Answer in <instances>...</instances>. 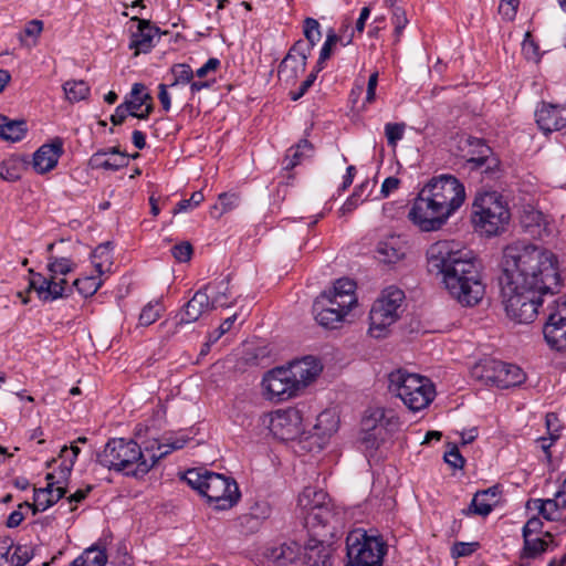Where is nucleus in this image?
<instances>
[{
	"label": "nucleus",
	"instance_id": "27",
	"mask_svg": "<svg viewBox=\"0 0 566 566\" xmlns=\"http://www.w3.org/2000/svg\"><path fill=\"white\" fill-rule=\"evenodd\" d=\"M331 560V548L323 541L310 538L304 546V566H327Z\"/></svg>",
	"mask_w": 566,
	"mask_h": 566
},
{
	"label": "nucleus",
	"instance_id": "24",
	"mask_svg": "<svg viewBox=\"0 0 566 566\" xmlns=\"http://www.w3.org/2000/svg\"><path fill=\"white\" fill-rule=\"evenodd\" d=\"M470 146L476 147V157H471L467 161L472 169H480L482 174L489 177L495 176L499 170V159L492 156V149L480 138H470Z\"/></svg>",
	"mask_w": 566,
	"mask_h": 566
},
{
	"label": "nucleus",
	"instance_id": "34",
	"mask_svg": "<svg viewBox=\"0 0 566 566\" xmlns=\"http://www.w3.org/2000/svg\"><path fill=\"white\" fill-rule=\"evenodd\" d=\"M315 321L325 328H337L342 322H344L348 313L328 308L318 304L313 303L312 307Z\"/></svg>",
	"mask_w": 566,
	"mask_h": 566
},
{
	"label": "nucleus",
	"instance_id": "3",
	"mask_svg": "<svg viewBox=\"0 0 566 566\" xmlns=\"http://www.w3.org/2000/svg\"><path fill=\"white\" fill-rule=\"evenodd\" d=\"M156 450H160L158 440L148 441L142 448L133 439L113 438L97 453L96 461L108 470L139 478L155 467L151 454Z\"/></svg>",
	"mask_w": 566,
	"mask_h": 566
},
{
	"label": "nucleus",
	"instance_id": "52",
	"mask_svg": "<svg viewBox=\"0 0 566 566\" xmlns=\"http://www.w3.org/2000/svg\"><path fill=\"white\" fill-rule=\"evenodd\" d=\"M369 180H365L359 186H357L352 193L349 198L344 202V205L340 207L339 211L343 216L353 212L359 203H361L364 200L360 199L363 192L368 188Z\"/></svg>",
	"mask_w": 566,
	"mask_h": 566
},
{
	"label": "nucleus",
	"instance_id": "55",
	"mask_svg": "<svg viewBox=\"0 0 566 566\" xmlns=\"http://www.w3.org/2000/svg\"><path fill=\"white\" fill-rule=\"evenodd\" d=\"M339 297L333 295L331 292H323L315 298L314 304L343 311V313H349L353 306L347 304L344 305L339 302Z\"/></svg>",
	"mask_w": 566,
	"mask_h": 566
},
{
	"label": "nucleus",
	"instance_id": "48",
	"mask_svg": "<svg viewBox=\"0 0 566 566\" xmlns=\"http://www.w3.org/2000/svg\"><path fill=\"white\" fill-rule=\"evenodd\" d=\"M165 307L160 301L149 302L142 310L139 315V325L149 326L155 323L163 314Z\"/></svg>",
	"mask_w": 566,
	"mask_h": 566
},
{
	"label": "nucleus",
	"instance_id": "26",
	"mask_svg": "<svg viewBox=\"0 0 566 566\" xmlns=\"http://www.w3.org/2000/svg\"><path fill=\"white\" fill-rule=\"evenodd\" d=\"M501 490L499 485H493L486 490L478 491L468 509L463 510L462 513L465 515L475 514L481 516H488L493 505L497 502V496Z\"/></svg>",
	"mask_w": 566,
	"mask_h": 566
},
{
	"label": "nucleus",
	"instance_id": "61",
	"mask_svg": "<svg viewBox=\"0 0 566 566\" xmlns=\"http://www.w3.org/2000/svg\"><path fill=\"white\" fill-rule=\"evenodd\" d=\"M31 558V551L25 546L18 545L10 557V563L12 566H24Z\"/></svg>",
	"mask_w": 566,
	"mask_h": 566
},
{
	"label": "nucleus",
	"instance_id": "33",
	"mask_svg": "<svg viewBox=\"0 0 566 566\" xmlns=\"http://www.w3.org/2000/svg\"><path fill=\"white\" fill-rule=\"evenodd\" d=\"M368 419H371V423L379 428L381 434L384 431L391 434L401 426L399 417L392 409H377Z\"/></svg>",
	"mask_w": 566,
	"mask_h": 566
},
{
	"label": "nucleus",
	"instance_id": "10",
	"mask_svg": "<svg viewBox=\"0 0 566 566\" xmlns=\"http://www.w3.org/2000/svg\"><path fill=\"white\" fill-rule=\"evenodd\" d=\"M346 546L349 559L346 566H381L386 554V544L381 537L357 530L347 536Z\"/></svg>",
	"mask_w": 566,
	"mask_h": 566
},
{
	"label": "nucleus",
	"instance_id": "22",
	"mask_svg": "<svg viewBox=\"0 0 566 566\" xmlns=\"http://www.w3.org/2000/svg\"><path fill=\"white\" fill-rule=\"evenodd\" d=\"M289 375L297 389L306 387L313 381L321 373L322 366L312 356H306L302 359L290 363L286 367Z\"/></svg>",
	"mask_w": 566,
	"mask_h": 566
},
{
	"label": "nucleus",
	"instance_id": "62",
	"mask_svg": "<svg viewBox=\"0 0 566 566\" xmlns=\"http://www.w3.org/2000/svg\"><path fill=\"white\" fill-rule=\"evenodd\" d=\"M518 0H501L499 12L503 19L512 21L515 19L518 8Z\"/></svg>",
	"mask_w": 566,
	"mask_h": 566
},
{
	"label": "nucleus",
	"instance_id": "7",
	"mask_svg": "<svg viewBox=\"0 0 566 566\" xmlns=\"http://www.w3.org/2000/svg\"><path fill=\"white\" fill-rule=\"evenodd\" d=\"M76 264L70 258H57L53 255L48 256V271L50 276L45 277L43 274L30 269L29 291H34L38 297L43 302H52L57 298L67 297L72 294L73 287L67 285L65 279L56 280L57 275H66L73 272Z\"/></svg>",
	"mask_w": 566,
	"mask_h": 566
},
{
	"label": "nucleus",
	"instance_id": "51",
	"mask_svg": "<svg viewBox=\"0 0 566 566\" xmlns=\"http://www.w3.org/2000/svg\"><path fill=\"white\" fill-rule=\"evenodd\" d=\"M523 557L535 558L547 549V542L542 538H532L531 536L523 537Z\"/></svg>",
	"mask_w": 566,
	"mask_h": 566
},
{
	"label": "nucleus",
	"instance_id": "45",
	"mask_svg": "<svg viewBox=\"0 0 566 566\" xmlns=\"http://www.w3.org/2000/svg\"><path fill=\"white\" fill-rule=\"evenodd\" d=\"M363 430L361 442L366 446V449H377L380 442L386 439V436L379 432V428L371 423V419L365 418L363 420Z\"/></svg>",
	"mask_w": 566,
	"mask_h": 566
},
{
	"label": "nucleus",
	"instance_id": "19",
	"mask_svg": "<svg viewBox=\"0 0 566 566\" xmlns=\"http://www.w3.org/2000/svg\"><path fill=\"white\" fill-rule=\"evenodd\" d=\"M535 120L545 135L562 130L566 127V108L558 104L542 102L535 111Z\"/></svg>",
	"mask_w": 566,
	"mask_h": 566
},
{
	"label": "nucleus",
	"instance_id": "39",
	"mask_svg": "<svg viewBox=\"0 0 566 566\" xmlns=\"http://www.w3.org/2000/svg\"><path fill=\"white\" fill-rule=\"evenodd\" d=\"M107 151L98 150L91 157V164L94 168H103L105 170L116 171L120 168L128 166L129 156L127 154H119V157L114 159H105Z\"/></svg>",
	"mask_w": 566,
	"mask_h": 566
},
{
	"label": "nucleus",
	"instance_id": "8",
	"mask_svg": "<svg viewBox=\"0 0 566 566\" xmlns=\"http://www.w3.org/2000/svg\"><path fill=\"white\" fill-rule=\"evenodd\" d=\"M502 303L507 317L518 324L534 322L542 305V293L536 290L522 289L514 284L500 283Z\"/></svg>",
	"mask_w": 566,
	"mask_h": 566
},
{
	"label": "nucleus",
	"instance_id": "44",
	"mask_svg": "<svg viewBox=\"0 0 566 566\" xmlns=\"http://www.w3.org/2000/svg\"><path fill=\"white\" fill-rule=\"evenodd\" d=\"M189 441V437L186 434H179L176 438L166 439L165 443L159 442L160 450L153 451V459L155 464L163 458L167 457L175 450L182 449Z\"/></svg>",
	"mask_w": 566,
	"mask_h": 566
},
{
	"label": "nucleus",
	"instance_id": "64",
	"mask_svg": "<svg viewBox=\"0 0 566 566\" xmlns=\"http://www.w3.org/2000/svg\"><path fill=\"white\" fill-rule=\"evenodd\" d=\"M444 461L454 469H462L465 462L457 446L444 453Z\"/></svg>",
	"mask_w": 566,
	"mask_h": 566
},
{
	"label": "nucleus",
	"instance_id": "5",
	"mask_svg": "<svg viewBox=\"0 0 566 566\" xmlns=\"http://www.w3.org/2000/svg\"><path fill=\"white\" fill-rule=\"evenodd\" d=\"M474 227L488 237L503 232L511 219L510 209L496 191H479L472 203Z\"/></svg>",
	"mask_w": 566,
	"mask_h": 566
},
{
	"label": "nucleus",
	"instance_id": "4",
	"mask_svg": "<svg viewBox=\"0 0 566 566\" xmlns=\"http://www.w3.org/2000/svg\"><path fill=\"white\" fill-rule=\"evenodd\" d=\"M182 480L217 511L230 510L241 497L235 480L221 473L193 468L184 473Z\"/></svg>",
	"mask_w": 566,
	"mask_h": 566
},
{
	"label": "nucleus",
	"instance_id": "57",
	"mask_svg": "<svg viewBox=\"0 0 566 566\" xmlns=\"http://www.w3.org/2000/svg\"><path fill=\"white\" fill-rule=\"evenodd\" d=\"M171 255L179 263L189 262L193 254L192 244L189 241H182L171 248Z\"/></svg>",
	"mask_w": 566,
	"mask_h": 566
},
{
	"label": "nucleus",
	"instance_id": "13",
	"mask_svg": "<svg viewBox=\"0 0 566 566\" xmlns=\"http://www.w3.org/2000/svg\"><path fill=\"white\" fill-rule=\"evenodd\" d=\"M427 192L444 206L450 217L464 203L465 188L454 176L443 174L432 177L426 185Z\"/></svg>",
	"mask_w": 566,
	"mask_h": 566
},
{
	"label": "nucleus",
	"instance_id": "46",
	"mask_svg": "<svg viewBox=\"0 0 566 566\" xmlns=\"http://www.w3.org/2000/svg\"><path fill=\"white\" fill-rule=\"evenodd\" d=\"M219 203L211 208L210 214L213 218H220L223 213L229 212L238 207L240 197L237 193L223 192L219 195Z\"/></svg>",
	"mask_w": 566,
	"mask_h": 566
},
{
	"label": "nucleus",
	"instance_id": "35",
	"mask_svg": "<svg viewBox=\"0 0 566 566\" xmlns=\"http://www.w3.org/2000/svg\"><path fill=\"white\" fill-rule=\"evenodd\" d=\"M106 563V549L94 544L84 549L83 553L71 563V566H105Z\"/></svg>",
	"mask_w": 566,
	"mask_h": 566
},
{
	"label": "nucleus",
	"instance_id": "47",
	"mask_svg": "<svg viewBox=\"0 0 566 566\" xmlns=\"http://www.w3.org/2000/svg\"><path fill=\"white\" fill-rule=\"evenodd\" d=\"M109 247V242L99 244L92 253V262L94 264L96 272L99 275H102L105 272V264H107L108 266L112 265V254Z\"/></svg>",
	"mask_w": 566,
	"mask_h": 566
},
{
	"label": "nucleus",
	"instance_id": "16",
	"mask_svg": "<svg viewBox=\"0 0 566 566\" xmlns=\"http://www.w3.org/2000/svg\"><path fill=\"white\" fill-rule=\"evenodd\" d=\"M130 21L136 23V28L134 29L133 25L129 28L128 48L134 50L135 55L149 53L160 40L163 34L160 29L147 19L133 17Z\"/></svg>",
	"mask_w": 566,
	"mask_h": 566
},
{
	"label": "nucleus",
	"instance_id": "40",
	"mask_svg": "<svg viewBox=\"0 0 566 566\" xmlns=\"http://www.w3.org/2000/svg\"><path fill=\"white\" fill-rule=\"evenodd\" d=\"M151 99V95L146 92V86L143 83H135L132 87L129 96L125 98V102L128 104L130 109V116L136 117L142 106Z\"/></svg>",
	"mask_w": 566,
	"mask_h": 566
},
{
	"label": "nucleus",
	"instance_id": "21",
	"mask_svg": "<svg viewBox=\"0 0 566 566\" xmlns=\"http://www.w3.org/2000/svg\"><path fill=\"white\" fill-rule=\"evenodd\" d=\"M63 153V139L61 137H55L50 143L43 144L33 154L34 170L38 174H46L53 170Z\"/></svg>",
	"mask_w": 566,
	"mask_h": 566
},
{
	"label": "nucleus",
	"instance_id": "56",
	"mask_svg": "<svg viewBox=\"0 0 566 566\" xmlns=\"http://www.w3.org/2000/svg\"><path fill=\"white\" fill-rule=\"evenodd\" d=\"M405 129V123H387L385 125V135L388 145L395 147L403 138Z\"/></svg>",
	"mask_w": 566,
	"mask_h": 566
},
{
	"label": "nucleus",
	"instance_id": "36",
	"mask_svg": "<svg viewBox=\"0 0 566 566\" xmlns=\"http://www.w3.org/2000/svg\"><path fill=\"white\" fill-rule=\"evenodd\" d=\"M355 290H356L355 281L347 279V277H342V279H338L334 283L333 290H331L329 292L333 295L339 297L340 298L339 302L342 304L352 305L354 307L357 304V297L355 294Z\"/></svg>",
	"mask_w": 566,
	"mask_h": 566
},
{
	"label": "nucleus",
	"instance_id": "60",
	"mask_svg": "<svg viewBox=\"0 0 566 566\" xmlns=\"http://www.w3.org/2000/svg\"><path fill=\"white\" fill-rule=\"evenodd\" d=\"M73 462L67 461L66 459H63L62 463L59 467V471L55 474V484L59 486H65L67 484L72 470H73Z\"/></svg>",
	"mask_w": 566,
	"mask_h": 566
},
{
	"label": "nucleus",
	"instance_id": "20",
	"mask_svg": "<svg viewBox=\"0 0 566 566\" xmlns=\"http://www.w3.org/2000/svg\"><path fill=\"white\" fill-rule=\"evenodd\" d=\"M272 430L282 440H293L303 432L302 415L296 408L276 412L272 419Z\"/></svg>",
	"mask_w": 566,
	"mask_h": 566
},
{
	"label": "nucleus",
	"instance_id": "50",
	"mask_svg": "<svg viewBox=\"0 0 566 566\" xmlns=\"http://www.w3.org/2000/svg\"><path fill=\"white\" fill-rule=\"evenodd\" d=\"M321 30H319V23L314 18H306L304 20V36L306 41H304V44L307 46L308 52L311 53L315 44L321 39Z\"/></svg>",
	"mask_w": 566,
	"mask_h": 566
},
{
	"label": "nucleus",
	"instance_id": "42",
	"mask_svg": "<svg viewBox=\"0 0 566 566\" xmlns=\"http://www.w3.org/2000/svg\"><path fill=\"white\" fill-rule=\"evenodd\" d=\"M63 91L71 103L85 99L90 94V86L83 80H72L63 84Z\"/></svg>",
	"mask_w": 566,
	"mask_h": 566
},
{
	"label": "nucleus",
	"instance_id": "54",
	"mask_svg": "<svg viewBox=\"0 0 566 566\" xmlns=\"http://www.w3.org/2000/svg\"><path fill=\"white\" fill-rule=\"evenodd\" d=\"M171 73L174 75V82L169 84V86L176 87L178 84H189L193 78V71L190 65L186 63H178L171 67Z\"/></svg>",
	"mask_w": 566,
	"mask_h": 566
},
{
	"label": "nucleus",
	"instance_id": "43",
	"mask_svg": "<svg viewBox=\"0 0 566 566\" xmlns=\"http://www.w3.org/2000/svg\"><path fill=\"white\" fill-rule=\"evenodd\" d=\"M314 429L321 437L331 436L338 429V419L332 411L325 410L317 416Z\"/></svg>",
	"mask_w": 566,
	"mask_h": 566
},
{
	"label": "nucleus",
	"instance_id": "59",
	"mask_svg": "<svg viewBox=\"0 0 566 566\" xmlns=\"http://www.w3.org/2000/svg\"><path fill=\"white\" fill-rule=\"evenodd\" d=\"M392 24L395 27L394 32L396 35V40L399 41V38H400L403 29L408 24L406 11L402 8L395 7L392 9Z\"/></svg>",
	"mask_w": 566,
	"mask_h": 566
},
{
	"label": "nucleus",
	"instance_id": "18",
	"mask_svg": "<svg viewBox=\"0 0 566 566\" xmlns=\"http://www.w3.org/2000/svg\"><path fill=\"white\" fill-rule=\"evenodd\" d=\"M311 55L304 40L296 41L289 50L279 66V76L285 82H294L306 70L307 59Z\"/></svg>",
	"mask_w": 566,
	"mask_h": 566
},
{
	"label": "nucleus",
	"instance_id": "30",
	"mask_svg": "<svg viewBox=\"0 0 566 566\" xmlns=\"http://www.w3.org/2000/svg\"><path fill=\"white\" fill-rule=\"evenodd\" d=\"M272 507L265 500L255 501L250 507L249 512L239 517L240 524L250 531L256 530L263 521L270 517Z\"/></svg>",
	"mask_w": 566,
	"mask_h": 566
},
{
	"label": "nucleus",
	"instance_id": "14",
	"mask_svg": "<svg viewBox=\"0 0 566 566\" xmlns=\"http://www.w3.org/2000/svg\"><path fill=\"white\" fill-rule=\"evenodd\" d=\"M311 495L318 497V501H313V503H311L310 511L305 517V526L310 528H328L327 532L319 535H333L337 525L340 523L339 515L324 503L326 494L323 491L316 492L312 488H305L302 494L303 497L300 500L301 503L303 502V499H310Z\"/></svg>",
	"mask_w": 566,
	"mask_h": 566
},
{
	"label": "nucleus",
	"instance_id": "23",
	"mask_svg": "<svg viewBox=\"0 0 566 566\" xmlns=\"http://www.w3.org/2000/svg\"><path fill=\"white\" fill-rule=\"evenodd\" d=\"M209 286L210 285H206L203 289L198 290L187 302L184 311L179 314L176 327L193 323L198 321L206 311L211 310L210 296L207 293Z\"/></svg>",
	"mask_w": 566,
	"mask_h": 566
},
{
	"label": "nucleus",
	"instance_id": "31",
	"mask_svg": "<svg viewBox=\"0 0 566 566\" xmlns=\"http://www.w3.org/2000/svg\"><path fill=\"white\" fill-rule=\"evenodd\" d=\"M314 146L306 138L301 139L296 145L290 147L283 159V169L292 170L300 165L305 158L312 157Z\"/></svg>",
	"mask_w": 566,
	"mask_h": 566
},
{
	"label": "nucleus",
	"instance_id": "2",
	"mask_svg": "<svg viewBox=\"0 0 566 566\" xmlns=\"http://www.w3.org/2000/svg\"><path fill=\"white\" fill-rule=\"evenodd\" d=\"M499 283L514 284L542 293L558 292L560 275L556 256L537 245L522 241L503 250Z\"/></svg>",
	"mask_w": 566,
	"mask_h": 566
},
{
	"label": "nucleus",
	"instance_id": "32",
	"mask_svg": "<svg viewBox=\"0 0 566 566\" xmlns=\"http://www.w3.org/2000/svg\"><path fill=\"white\" fill-rule=\"evenodd\" d=\"M28 132L27 122L23 119H10L0 114V137L4 140L17 143L22 140Z\"/></svg>",
	"mask_w": 566,
	"mask_h": 566
},
{
	"label": "nucleus",
	"instance_id": "38",
	"mask_svg": "<svg viewBox=\"0 0 566 566\" xmlns=\"http://www.w3.org/2000/svg\"><path fill=\"white\" fill-rule=\"evenodd\" d=\"M230 279L229 276H226L224 279L220 280L216 283H210L209 289L214 290V294L210 298L211 310H214L217 307H229L234 302H229L230 298Z\"/></svg>",
	"mask_w": 566,
	"mask_h": 566
},
{
	"label": "nucleus",
	"instance_id": "25",
	"mask_svg": "<svg viewBox=\"0 0 566 566\" xmlns=\"http://www.w3.org/2000/svg\"><path fill=\"white\" fill-rule=\"evenodd\" d=\"M406 242L399 235H390L377 244L376 253L380 262L396 264L406 256Z\"/></svg>",
	"mask_w": 566,
	"mask_h": 566
},
{
	"label": "nucleus",
	"instance_id": "15",
	"mask_svg": "<svg viewBox=\"0 0 566 566\" xmlns=\"http://www.w3.org/2000/svg\"><path fill=\"white\" fill-rule=\"evenodd\" d=\"M544 338L551 349H566V300L557 298L548 306V317L543 328Z\"/></svg>",
	"mask_w": 566,
	"mask_h": 566
},
{
	"label": "nucleus",
	"instance_id": "49",
	"mask_svg": "<svg viewBox=\"0 0 566 566\" xmlns=\"http://www.w3.org/2000/svg\"><path fill=\"white\" fill-rule=\"evenodd\" d=\"M102 284L103 282L101 280L91 275L76 279L72 286H74L82 296L90 297L98 291Z\"/></svg>",
	"mask_w": 566,
	"mask_h": 566
},
{
	"label": "nucleus",
	"instance_id": "53",
	"mask_svg": "<svg viewBox=\"0 0 566 566\" xmlns=\"http://www.w3.org/2000/svg\"><path fill=\"white\" fill-rule=\"evenodd\" d=\"M339 41V36L331 30L326 36V40L321 49L319 57L316 63V72H321L324 69V63L332 55L333 46Z\"/></svg>",
	"mask_w": 566,
	"mask_h": 566
},
{
	"label": "nucleus",
	"instance_id": "1",
	"mask_svg": "<svg viewBox=\"0 0 566 566\" xmlns=\"http://www.w3.org/2000/svg\"><path fill=\"white\" fill-rule=\"evenodd\" d=\"M427 270L440 279L450 296L463 306H474L483 297L485 286L474 259L454 241H437L426 252Z\"/></svg>",
	"mask_w": 566,
	"mask_h": 566
},
{
	"label": "nucleus",
	"instance_id": "58",
	"mask_svg": "<svg viewBox=\"0 0 566 566\" xmlns=\"http://www.w3.org/2000/svg\"><path fill=\"white\" fill-rule=\"evenodd\" d=\"M205 200L202 191H195L189 199L180 200L172 210L174 214L198 207Z\"/></svg>",
	"mask_w": 566,
	"mask_h": 566
},
{
	"label": "nucleus",
	"instance_id": "11",
	"mask_svg": "<svg viewBox=\"0 0 566 566\" xmlns=\"http://www.w3.org/2000/svg\"><path fill=\"white\" fill-rule=\"evenodd\" d=\"M471 375L486 386L510 388L522 385L526 374L517 365L488 358L475 364Z\"/></svg>",
	"mask_w": 566,
	"mask_h": 566
},
{
	"label": "nucleus",
	"instance_id": "17",
	"mask_svg": "<svg viewBox=\"0 0 566 566\" xmlns=\"http://www.w3.org/2000/svg\"><path fill=\"white\" fill-rule=\"evenodd\" d=\"M262 385L268 398L276 402L287 400L298 391L285 367L269 370L262 379Z\"/></svg>",
	"mask_w": 566,
	"mask_h": 566
},
{
	"label": "nucleus",
	"instance_id": "6",
	"mask_svg": "<svg viewBox=\"0 0 566 566\" xmlns=\"http://www.w3.org/2000/svg\"><path fill=\"white\" fill-rule=\"evenodd\" d=\"M388 389L399 397L411 411L427 408L436 396L433 384L427 377L410 374L405 369L391 371L388 376Z\"/></svg>",
	"mask_w": 566,
	"mask_h": 566
},
{
	"label": "nucleus",
	"instance_id": "29",
	"mask_svg": "<svg viewBox=\"0 0 566 566\" xmlns=\"http://www.w3.org/2000/svg\"><path fill=\"white\" fill-rule=\"evenodd\" d=\"M301 556V546L295 541L283 542L268 549L266 557L279 566L294 563Z\"/></svg>",
	"mask_w": 566,
	"mask_h": 566
},
{
	"label": "nucleus",
	"instance_id": "41",
	"mask_svg": "<svg viewBox=\"0 0 566 566\" xmlns=\"http://www.w3.org/2000/svg\"><path fill=\"white\" fill-rule=\"evenodd\" d=\"M538 503V512L539 514L547 521H558L560 518L559 511L566 507V500L564 499L562 502L557 495L555 499L547 500H536Z\"/></svg>",
	"mask_w": 566,
	"mask_h": 566
},
{
	"label": "nucleus",
	"instance_id": "12",
	"mask_svg": "<svg viewBox=\"0 0 566 566\" xmlns=\"http://www.w3.org/2000/svg\"><path fill=\"white\" fill-rule=\"evenodd\" d=\"M427 191L423 186L416 197L408 217L420 230L430 232L440 230L449 220L450 214L446 213L444 206Z\"/></svg>",
	"mask_w": 566,
	"mask_h": 566
},
{
	"label": "nucleus",
	"instance_id": "37",
	"mask_svg": "<svg viewBox=\"0 0 566 566\" xmlns=\"http://www.w3.org/2000/svg\"><path fill=\"white\" fill-rule=\"evenodd\" d=\"M25 164L27 161L19 156H11L10 158L4 159L0 165L1 179L9 182L18 181L22 176Z\"/></svg>",
	"mask_w": 566,
	"mask_h": 566
},
{
	"label": "nucleus",
	"instance_id": "9",
	"mask_svg": "<svg viewBox=\"0 0 566 566\" xmlns=\"http://www.w3.org/2000/svg\"><path fill=\"white\" fill-rule=\"evenodd\" d=\"M403 300V291L397 287H388L375 301L369 313L368 333L371 337L384 338L387 336L389 326L399 318V308Z\"/></svg>",
	"mask_w": 566,
	"mask_h": 566
},
{
	"label": "nucleus",
	"instance_id": "63",
	"mask_svg": "<svg viewBox=\"0 0 566 566\" xmlns=\"http://www.w3.org/2000/svg\"><path fill=\"white\" fill-rule=\"evenodd\" d=\"M480 544L478 542L464 543L458 542L452 547V555L457 557H464L473 554Z\"/></svg>",
	"mask_w": 566,
	"mask_h": 566
},
{
	"label": "nucleus",
	"instance_id": "28",
	"mask_svg": "<svg viewBox=\"0 0 566 566\" xmlns=\"http://www.w3.org/2000/svg\"><path fill=\"white\" fill-rule=\"evenodd\" d=\"M46 486L45 488H34V496L33 500H42L43 507L49 509L55 503H57L61 499H63L67 492L65 486H59L55 484V474L48 473L45 475Z\"/></svg>",
	"mask_w": 566,
	"mask_h": 566
}]
</instances>
